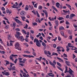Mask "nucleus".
I'll use <instances>...</instances> for the list:
<instances>
[{"mask_svg":"<svg viewBox=\"0 0 77 77\" xmlns=\"http://www.w3.org/2000/svg\"><path fill=\"white\" fill-rule=\"evenodd\" d=\"M56 60H53V62H51V61H49V63L50 65L53 67L54 68H56V62L55 61Z\"/></svg>","mask_w":77,"mask_h":77,"instance_id":"obj_1","label":"nucleus"},{"mask_svg":"<svg viewBox=\"0 0 77 77\" xmlns=\"http://www.w3.org/2000/svg\"><path fill=\"white\" fill-rule=\"evenodd\" d=\"M15 49H17L20 51L21 50V48L20 47V44L19 43L17 42L15 45Z\"/></svg>","mask_w":77,"mask_h":77,"instance_id":"obj_2","label":"nucleus"},{"mask_svg":"<svg viewBox=\"0 0 77 77\" xmlns=\"http://www.w3.org/2000/svg\"><path fill=\"white\" fill-rule=\"evenodd\" d=\"M36 42V44L37 46H38V47H40L41 45V43L39 42V40L38 39L35 38L34 40V42L35 43Z\"/></svg>","mask_w":77,"mask_h":77,"instance_id":"obj_3","label":"nucleus"},{"mask_svg":"<svg viewBox=\"0 0 77 77\" xmlns=\"http://www.w3.org/2000/svg\"><path fill=\"white\" fill-rule=\"evenodd\" d=\"M15 36L16 38H17L18 39L20 40L22 42H23L24 41V37L22 36H21L20 37L19 36H18L17 35H15Z\"/></svg>","mask_w":77,"mask_h":77,"instance_id":"obj_4","label":"nucleus"},{"mask_svg":"<svg viewBox=\"0 0 77 77\" xmlns=\"http://www.w3.org/2000/svg\"><path fill=\"white\" fill-rule=\"evenodd\" d=\"M16 56H18V55L12 54L11 55H10V57H9L10 59V60H11L12 61H14V60L13 59V57H16Z\"/></svg>","mask_w":77,"mask_h":77,"instance_id":"obj_5","label":"nucleus"},{"mask_svg":"<svg viewBox=\"0 0 77 77\" xmlns=\"http://www.w3.org/2000/svg\"><path fill=\"white\" fill-rule=\"evenodd\" d=\"M69 74H70L71 75L72 77H74V75L72 74V72H74L69 67Z\"/></svg>","mask_w":77,"mask_h":77,"instance_id":"obj_6","label":"nucleus"},{"mask_svg":"<svg viewBox=\"0 0 77 77\" xmlns=\"http://www.w3.org/2000/svg\"><path fill=\"white\" fill-rule=\"evenodd\" d=\"M14 20L17 23H18L19 25H23V23H22L21 22L17 19H14Z\"/></svg>","mask_w":77,"mask_h":77,"instance_id":"obj_7","label":"nucleus"},{"mask_svg":"<svg viewBox=\"0 0 77 77\" xmlns=\"http://www.w3.org/2000/svg\"><path fill=\"white\" fill-rule=\"evenodd\" d=\"M23 56H24V57H29V58H31V57H35V56L33 55H28L26 54L23 55Z\"/></svg>","mask_w":77,"mask_h":77,"instance_id":"obj_8","label":"nucleus"},{"mask_svg":"<svg viewBox=\"0 0 77 77\" xmlns=\"http://www.w3.org/2000/svg\"><path fill=\"white\" fill-rule=\"evenodd\" d=\"M11 27H14L13 28V29H14L15 28V27L16 26V23L15 22H13V26H12V24H11Z\"/></svg>","mask_w":77,"mask_h":77,"instance_id":"obj_9","label":"nucleus"},{"mask_svg":"<svg viewBox=\"0 0 77 77\" xmlns=\"http://www.w3.org/2000/svg\"><path fill=\"white\" fill-rule=\"evenodd\" d=\"M63 12L65 13L66 14H63V15H66V13H67L68 14H70V11H69V10H68V11H66L65 10H63Z\"/></svg>","mask_w":77,"mask_h":77,"instance_id":"obj_10","label":"nucleus"},{"mask_svg":"<svg viewBox=\"0 0 77 77\" xmlns=\"http://www.w3.org/2000/svg\"><path fill=\"white\" fill-rule=\"evenodd\" d=\"M43 12L45 13V15H46V17L47 18V17H48V13H47V11L45 10V11L43 10Z\"/></svg>","mask_w":77,"mask_h":77,"instance_id":"obj_11","label":"nucleus"},{"mask_svg":"<svg viewBox=\"0 0 77 77\" xmlns=\"http://www.w3.org/2000/svg\"><path fill=\"white\" fill-rule=\"evenodd\" d=\"M55 23L56 26H57V27H58V26H59V22L58 21V20H55Z\"/></svg>","mask_w":77,"mask_h":77,"instance_id":"obj_12","label":"nucleus"},{"mask_svg":"<svg viewBox=\"0 0 77 77\" xmlns=\"http://www.w3.org/2000/svg\"><path fill=\"white\" fill-rule=\"evenodd\" d=\"M65 70L64 73L65 74V73H66V72H69V71H68V67L66 66H65Z\"/></svg>","mask_w":77,"mask_h":77,"instance_id":"obj_13","label":"nucleus"},{"mask_svg":"<svg viewBox=\"0 0 77 77\" xmlns=\"http://www.w3.org/2000/svg\"><path fill=\"white\" fill-rule=\"evenodd\" d=\"M48 75L49 76H50V77H54V75L52 73H49L48 74ZM53 74V75H51Z\"/></svg>","mask_w":77,"mask_h":77,"instance_id":"obj_14","label":"nucleus"},{"mask_svg":"<svg viewBox=\"0 0 77 77\" xmlns=\"http://www.w3.org/2000/svg\"><path fill=\"white\" fill-rule=\"evenodd\" d=\"M57 59L60 60L59 62H63V60L62 59L60 58H59L58 57H57Z\"/></svg>","mask_w":77,"mask_h":77,"instance_id":"obj_15","label":"nucleus"},{"mask_svg":"<svg viewBox=\"0 0 77 77\" xmlns=\"http://www.w3.org/2000/svg\"><path fill=\"white\" fill-rule=\"evenodd\" d=\"M16 33L17 34H15V35H16L17 36H20V35H21V33H20V32H19L18 31H16Z\"/></svg>","mask_w":77,"mask_h":77,"instance_id":"obj_16","label":"nucleus"},{"mask_svg":"<svg viewBox=\"0 0 77 77\" xmlns=\"http://www.w3.org/2000/svg\"><path fill=\"white\" fill-rule=\"evenodd\" d=\"M25 14V11H22L20 13L21 15L24 16Z\"/></svg>","mask_w":77,"mask_h":77,"instance_id":"obj_17","label":"nucleus"},{"mask_svg":"<svg viewBox=\"0 0 77 77\" xmlns=\"http://www.w3.org/2000/svg\"><path fill=\"white\" fill-rule=\"evenodd\" d=\"M68 47H70L73 48V47H74V46H71V44L70 43H68Z\"/></svg>","mask_w":77,"mask_h":77,"instance_id":"obj_18","label":"nucleus"},{"mask_svg":"<svg viewBox=\"0 0 77 77\" xmlns=\"http://www.w3.org/2000/svg\"><path fill=\"white\" fill-rule=\"evenodd\" d=\"M65 63L68 66H70V64H69V63H70V62L66 61Z\"/></svg>","mask_w":77,"mask_h":77,"instance_id":"obj_19","label":"nucleus"},{"mask_svg":"<svg viewBox=\"0 0 77 77\" xmlns=\"http://www.w3.org/2000/svg\"><path fill=\"white\" fill-rule=\"evenodd\" d=\"M36 22L37 23H38H38H41V21H40V20H39V18H36Z\"/></svg>","mask_w":77,"mask_h":77,"instance_id":"obj_20","label":"nucleus"},{"mask_svg":"<svg viewBox=\"0 0 77 77\" xmlns=\"http://www.w3.org/2000/svg\"><path fill=\"white\" fill-rule=\"evenodd\" d=\"M5 75H7V76H8L10 75V73L9 72H5Z\"/></svg>","mask_w":77,"mask_h":77,"instance_id":"obj_21","label":"nucleus"},{"mask_svg":"<svg viewBox=\"0 0 77 77\" xmlns=\"http://www.w3.org/2000/svg\"><path fill=\"white\" fill-rule=\"evenodd\" d=\"M22 31L23 33L25 34V35H27V32H26V31L24 29H22Z\"/></svg>","mask_w":77,"mask_h":77,"instance_id":"obj_22","label":"nucleus"},{"mask_svg":"<svg viewBox=\"0 0 77 77\" xmlns=\"http://www.w3.org/2000/svg\"><path fill=\"white\" fill-rule=\"evenodd\" d=\"M56 6L57 8H59V6H60V4L59 2H57L56 3Z\"/></svg>","mask_w":77,"mask_h":77,"instance_id":"obj_23","label":"nucleus"},{"mask_svg":"<svg viewBox=\"0 0 77 77\" xmlns=\"http://www.w3.org/2000/svg\"><path fill=\"white\" fill-rule=\"evenodd\" d=\"M59 29L60 30H64V27L62 26H60Z\"/></svg>","mask_w":77,"mask_h":77,"instance_id":"obj_24","label":"nucleus"},{"mask_svg":"<svg viewBox=\"0 0 77 77\" xmlns=\"http://www.w3.org/2000/svg\"><path fill=\"white\" fill-rule=\"evenodd\" d=\"M66 51L68 52L70 50V49L69 48L68 46H66Z\"/></svg>","mask_w":77,"mask_h":77,"instance_id":"obj_25","label":"nucleus"},{"mask_svg":"<svg viewBox=\"0 0 77 77\" xmlns=\"http://www.w3.org/2000/svg\"><path fill=\"white\" fill-rule=\"evenodd\" d=\"M5 62L6 63V65H9V64H10V63H9V61L7 60H5Z\"/></svg>","mask_w":77,"mask_h":77,"instance_id":"obj_26","label":"nucleus"},{"mask_svg":"<svg viewBox=\"0 0 77 77\" xmlns=\"http://www.w3.org/2000/svg\"><path fill=\"white\" fill-rule=\"evenodd\" d=\"M32 54L33 56H36V52L33 51L32 52Z\"/></svg>","mask_w":77,"mask_h":77,"instance_id":"obj_27","label":"nucleus"},{"mask_svg":"<svg viewBox=\"0 0 77 77\" xmlns=\"http://www.w3.org/2000/svg\"><path fill=\"white\" fill-rule=\"evenodd\" d=\"M6 12L7 14L9 13V14H11L12 13V11H9V10H7Z\"/></svg>","mask_w":77,"mask_h":77,"instance_id":"obj_28","label":"nucleus"},{"mask_svg":"<svg viewBox=\"0 0 77 77\" xmlns=\"http://www.w3.org/2000/svg\"><path fill=\"white\" fill-rule=\"evenodd\" d=\"M25 9V10H29V6L27 5H26Z\"/></svg>","mask_w":77,"mask_h":77,"instance_id":"obj_29","label":"nucleus"},{"mask_svg":"<svg viewBox=\"0 0 77 77\" xmlns=\"http://www.w3.org/2000/svg\"><path fill=\"white\" fill-rule=\"evenodd\" d=\"M23 77H28V76L27 75H26V73H23Z\"/></svg>","mask_w":77,"mask_h":77,"instance_id":"obj_30","label":"nucleus"},{"mask_svg":"<svg viewBox=\"0 0 77 77\" xmlns=\"http://www.w3.org/2000/svg\"><path fill=\"white\" fill-rule=\"evenodd\" d=\"M64 19V18L62 17H59L58 18V19L59 20H60H60H63Z\"/></svg>","mask_w":77,"mask_h":77,"instance_id":"obj_31","label":"nucleus"},{"mask_svg":"<svg viewBox=\"0 0 77 77\" xmlns=\"http://www.w3.org/2000/svg\"><path fill=\"white\" fill-rule=\"evenodd\" d=\"M57 65L59 66H60V67H61V66H62V65H61V64H60V63H59L58 62H57Z\"/></svg>","mask_w":77,"mask_h":77,"instance_id":"obj_32","label":"nucleus"},{"mask_svg":"<svg viewBox=\"0 0 77 77\" xmlns=\"http://www.w3.org/2000/svg\"><path fill=\"white\" fill-rule=\"evenodd\" d=\"M29 6L30 9H31V10L33 9V6H31L29 5Z\"/></svg>","mask_w":77,"mask_h":77,"instance_id":"obj_33","label":"nucleus"},{"mask_svg":"<svg viewBox=\"0 0 77 77\" xmlns=\"http://www.w3.org/2000/svg\"><path fill=\"white\" fill-rule=\"evenodd\" d=\"M57 68L59 69L60 70V71H61L62 72H63V69H62L60 67H59V66L57 67Z\"/></svg>","mask_w":77,"mask_h":77,"instance_id":"obj_34","label":"nucleus"},{"mask_svg":"<svg viewBox=\"0 0 77 77\" xmlns=\"http://www.w3.org/2000/svg\"><path fill=\"white\" fill-rule=\"evenodd\" d=\"M42 45H43V46H44V47H46V46H47L45 44V43L44 42H42Z\"/></svg>","mask_w":77,"mask_h":77,"instance_id":"obj_35","label":"nucleus"},{"mask_svg":"<svg viewBox=\"0 0 77 77\" xmlns=\"http://www.w3.org/2000/svg\"><path fill=\"white\" fill-rule=\"evenodd\" d=\"M12 70L13 71H15V66H14L12 68Z\"/></svg>","mask_w":77,"mask_h":77,"instance_id":"obj_36","label":"nucleus"},{"mask_svg":"<svg viewBox=\"0 0 77 77\" xmlns=\"http://www.w3.org/2000/svg\"><path fill=\"white\" fill-rule=\"evenodd\" d=\"M63 23H65V21L64 20H61L60 21V24H62Z\"/></svg>","mask_w":77,"mask_h":77,"instance_id":"obj_37","label":"nucleus"},{"mask_svg":"<svg viewBox=\"0 0 77 77\" xmlns=\"http://www.w3.org/2000/svg\"><path fill=\"white\" fill-rule=\"evenodd\" d=\"M61 34L63 36H64V32L63 31H61Z\"/></svg>","mask_w":77,"mask_h":77,"instance_id":"obj_38","label":"nucleus"},{"mask_svg":"<svg viewBox=\"0 0 77 77\" xmlns=\"http://www.w3.org/2000/svg\"><path fill=\"white\" fill-rule=\"evenodd\" d=\"M70 17H75V15L74 14H71L70 15Z\"/></svg>","mask_w":77,"mask_h":77,"instance_id":"obj_39","label":"nucleus"},{"mask_svg":"<svg viewBox=\"0 0 77 77\" xmlns=\"http://www.w3.org/2000/svg\"><path fill=\"white\" fill-rule=\"evenodd\" d=\"M23 44H24V45H25L27 47H29V45H28V44H27V43H26V42L23 43Z\"/></svg>","mask_w":77,"mask_h":77,"instance_id":"obj_40","label":"nucleus"},{"mask_svg":"<svg viewBox=\"0 0 77 77\" xmlns=\"http://www.w3.org/2000/svg\"><path fill=\"white\" fill-rule=\"evenodd\" d=\"M58 40L59 41H61V38H60V37L59 36H58Z\"/></svg>","mask_w":77,"mask_h":77,"instance_id":"obj_41","label":"nucleus"},{"mask_svg":"<svg viewBox=\"0 0 77 77\" xmlns=\"http://www.w3.org/2000/svg\"><path fill=\"white\" fill-rule=\"evenodd\" d=\"M9 28V26L8 25H6V27H5V29H8Z\"/></svg>","mask_w":77,"mask_h":77,"instance_id":"obj_42","label":"nucleus"},{"mask_svg":"<svg viewBox=\"0 0 77 77\" xmlns=\"http://www.w3.org/2000/svg\"><path fill=\"white\" fill-rule=\"evenodd\" d=\"M36 13L37 14V16L38 17H40V16H39V13H38V11H36Z\"/></svg>","mask_w":77,"mask_h":77,"instance_id":"obj_43","label":"nucleus"},{"mask_svg":"<svg viewBox=\"0 0 77 77\" xmlns=\"http://www.w3.org/2000/svg\"><path fill=\"white\" fill-rule=\"evenodd\" d=\"M69 37L70 38L69 39H70V40H72V35H71L70 36H69Z\"/></svg>","mask_w":77,"mask_h":77,"instance_id":"obj_44","label":"nucleus"},{"mask_svg":"<svg viewBox=\"0 0 77 77\" xmlns=\"http://www.w3.org/2000/svg\"><path fill=\"white\" fill-rule=\"evenodd\" d=\"M75 48L74 49H73L72 48H71V49L72 50H77V48L75 47L74 46V47H73V48Z\"/></svg>","mask_w":77,"mask_h":77,"instance_id":"obj_45","label":"nucleus"},{"mask_svg":"<svg viewBox=\"0 0 77 77\" xmlns=\"http://www.w3.org/2000/svg\"><path fill=\"white\" fill-rule=\"evenodd\" d=\"M42 9V6L40 5L38 6V9L41 10V9Z\"/></svg>","mask_w":77,"mask_h":77,"instance_id":"obj_46","label":"nucleus"},{"mask_svg":"<svg viewBox=\"0 0 77 77\" xmlns=\"http://www.w3.org/2000/svg\"><path fill=\"white\" fill-rule=\"evenodd\" d=\"M32 13H33L34 15H36V14L35 10H33V11H32Z\"/></svg>","mask_w":77,"mask_h":77,"instance_id":"obj_47","label":"nucleus"},{"mask_svg":"<svg viewBox=\"0 0 77 77\" xmlns=\"http://www.w3.org/2000/svg\"><path fill=\"white\" fill-rule=\"evenodd\" d=\"M21 18H22V20L23 21H24V19H26V17H25L22 16V17H21Z\"/></svg>","mask_w":77,"mask_h":77,"instance_id":"obj_48","label":"nucleus"},{"mask_svg":"<svg viewBox=\"0 0 77 77\" xmlns=\"http://www.w3.org/2000/svg\"><path fill=\"white\" fill-rule=\"evenodd\" d=\"M57 37H56L54 39H52V41H54V42H56V40H57Z\"/></svg>","mask_w":77,"mask_h":77,"instance_id":"obj_49","label":"nucleus"},{"mask_svg":"<svg viewBox=\"0 0 77 77\" xmlns=\"http://www.w3.org/2000/svg\"><path fill=\"white\" fill-rule=\"evenodd\" d=\"M69 18V14H68L66 16V18L68 19V18Z\"/></svg>","mask_w":77,"mask_h":77,"instance_id":"obj_50","label":"nucleus"},{"mask_svg":"<svg viewBox=\"0 0 77 77\" xmlns=\"http://www.w3.org/2000/svg\"><path fill=\"white\" fill-rule=\"evenodd\" d=\"M30 39H31L32 41L33 40V39H34V37H33L32 35H30Z\"/></svg>","mask_w":77,"mask_h":77,"instance_id":"obj_51","label":"nucleus"},{"mask_svg":"<svg viewBox=\"0 0 77 77\" xmlns=\"http://www.w3.org/2000/svg\"><path fill=\"white\" fill-rule=\"evenodd\" d=\"M44 52L45 54L46 55H47L48 54V53H47V51L46 50H45L44 51Z\"/></svg>","mask_w":77,"mask_h":77,"instance_id":"obj_52","label":"nucleus"},{"mask_svg":"<svg viewBox=\"0 0 77 77\" xmlns=\"http://www.w3.org/2000/svg\"><path fill=\"white\" fill-rule=\"evenodd\" d=\"M12 65H14V64L12 63H10V66H11V67H12Z\"/></svg>","mask_w":77,"mask_h":77,"instance_id":"obj_53","label":"nucleus"},{"mask_svg":"<svg viewBox=\"0 0 77 77\" xmlns=\"http://www.w3.org/2000/svg\"><path fill=\"white\" fill-rule=\"evenodd\" d=\"M53 55H56V56H58V54H57V53H56L55 52H53Z\"/></svg>","mask_w":77,"mask_h":77,"instance_id":"obj_54","label":"nucleus"},{"mask_svg":"<svg viewBox=\"0 0 77 77\" xmlns=\"http://www.w3.org/2000/svg\"><path fill=\"white\" fill-rule=\"evenodd\" d=\"M29 63H32V62H33V60L32 59H29Z\"/></svg>","mask_w":77,"mask_h":77,"instance_id":"obj_55","label":"nucleus"},{"mask_svg":"<svg viewBox=\"0 0 77 77\" xmlns=\"http://www.w3.org/2000/svg\"><path fill=\"white\" fill-rule=\"evenodd\" d=\"M19 65L21 66H23L24 65V64L23 63H20L19 64Z\"/></svg>","mask_w":77,"mask_h":77,"instance_id":"obj_56","label":"nucleus"},{"mask_svg":"<svg viewBox=\"0 0 77 77\" xmlns=\"http://www.w3.org/2000/svg\"><path fill=\"white\" fill-rule=\"evenodd\" d=\"M32 24L34 26H36V25H38V24H37V23L36 22L33 23Z\"/></svg>","mask_w":77,"mask_h":77,"instance_id":"obj_57","label":"nucleus"},{"mask_svg":"<svg viewBox=\"0 0 77 77\" xmlns=\"http://www.w3.org/2000/svg\"><path fill=\"white\" fill-rule=\"evenodd\" d=\"M48 24L49 25V26H52V25L51 24V22H48Z\"/></svg>","mask_w":77,"mask_h":77,"instance_id":"obj_58","label":"nucleus"},{"mask_svg":"<svg viewBox=\"0 0 77 77\" xmlns=\"http://www.w3.org/2000/svg\"><path fill=\"white\" fill-rule=\"evenodd\" d=\"M19 62L20 63H25V62L22 60L19 61Z\"/></svg>","mask_w":77,"mask_h":77,"instance_id":"obj_59","label":"nucleus"},{"mask_svg":"<svg viewBox=\"0 0 77 77\" xmlns=\"http://www.w3.org/2000/svg\"><path fill=\"white\" fill-rule=\"evenodd\" d=\"M17 60L18 59H16L14 61V63H17Z\"/></svg>","mask_w":77,"mask_h":77,"instance_id":"obj_60","label":"nucleus"},{"mask_svg":"<svg viewBox=\"0 0 77 77\" xmlns=\"http://www.w3.org/2000/svg\"><path fill=\"white\" fill-rule=\"evenodd\" d=\"M63 55L64 57H68V56H67V55H66V54H63Z\"/></svg>","mask_w":77,"mask_h":77,"instance_id":"obj_61","label":"nucleus"},{"mask_svg":"<svg viewBox=\"0 0 77 77\" xmlns=\"http://www.w3.org/2000/svg\"><path fill=\"white\" fill-rule=\"evenodd\" d=\"M66 6H67L68 7V8H71V6L69 5H68V4H66Z\"/></svg>","mask_w":77,"mask_h":77,"instance_id":"obj_62","label":"nucleus"},{"mask_svg":"<svg viewBox=\"0 0 77 77\" xmlns=\"http://www.w3.org/2000/svg\"><path fill=\"white\" fill-rule=\"evenodd\" d=\"M12 7L13 8H16V6H15V5H13V6H12Z\"/></svg>","mask_w":77,"mask_h":77,"instance_id":"obj_63","label":"nucleus"},{"mask_svg":"<svg viewBox=\"0 0 77 77\" xmlns=\"http://www.w3.org/2000/svg\"><path fill=\"white\" fill-rule=\"evenodd\" d=\"M30 32L31 33H32V34H33L34 33V31H32V30H30Z\"/></svg>","mask_w":77,"mask_h":77,"instance_id":"obj_64","label":"nucleus"}]
</instances>
